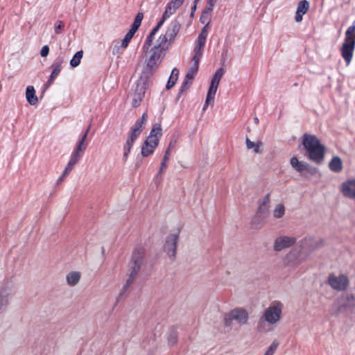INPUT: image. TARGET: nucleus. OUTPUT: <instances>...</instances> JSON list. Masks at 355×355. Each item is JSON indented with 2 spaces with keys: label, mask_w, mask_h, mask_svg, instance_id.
<instances>
[{
  "label": "nucleus",
  "mask_w": 355,
  "mask_h": 355,
  "mask_svg": "<svg viewBox=\"0 0 355 355\" xmlns=\"http://www.w3.org/2000/svg\"><path fill=\"white\" fill-rule=\"evenodd\" d=\"M64 25L62 21H58L54 25V31L56 34H60Z\"/></svg>",
  "instance_id": "nucleus-47"
},
{
  "label": "nucleus",
  "mask_w": 355,
  "mask_h": 355,
  "mask_svg": "<svg viewBox=\"0 0 355 355\" xmlns=\"http://www.w3.org/2000/svg\"><path fill=\"white\" fill-rule=\"evenodd\" d=\"M13 294V286L12 284H6L0 288V297L10 300Z\"/></svg>",
  "instance_id": "nucleus-28"
},
{
  "label": "nucleus",
  "mask_w": 355,
  "mask_h": 355,
  "mask_svg": "<svg viewBox=\"0 0 355 355\" xmlns=\"http://www.w3.org/2000/svg\"><path fill=\"white\" fill-rule=\"evenodd\" d=\"M322 244L320 239L311 237L302 239L297 247L286 254L284 263L289 268H296L308 259L311 253L320 248Z\"/></svg>",
  "instance_id": "nucleus-1"
},
{
  "label": "nucleus",
  "mask_w": 355,
  "mask_h": 355,
  "mask_svg": "<svg viewBox=\"0 0 355 355\" xmlns=\"http://www.w3.org/2000/svg\"><path fill=\"white\" fill-rule=\"evenodd\" d=\"M180 28V22L177 19H174L171 22L164 35L170 40V41L173 42L179 33Z\"/></svg>",
  "instance_id": "nucleus-19"
},
{
  "label": "nucleus",
  "mask_w": 355,
  "mask_h": 355,
  "mask_svg": "<svg viewBox=\"0 0 355 355\" xmlns=\"http://www.w3.org/2000/svg\"><path fill=\"white\" fill-rule=\"evenodd\" d=\"M87 137V132H85V134L83 135V136L82 137V138L80 141H83L86 142Z\"/></svg>",
  "instance_id": "nucleus-54"
},
{
  "label": "nucleus",
  "mask_w": 355,
  "mask_h": 355,
  "mask_svg": "<svg viewBox=\"0 0 355 355\" xmlns=\"http://www.w3.org/2000/svg\"><path fill=\"white\" fill-rule=\"evenodd\" d=\"M209 29V25H205V26L202 28L200 33L198 36L197 40L206 42V40H207V37L208 35Z\"/></svg>",
  "instance_id": "nucleus-42"
},
{
  "label": "nucleus",
  "mask_w": 355,
  "mask_h": 355,
  "mask_svg": "<svg viewBox=\"0 0 355 355\" xmlns=\"http://www.w3.org/2000/svg\"><path fill=\"white\" fill-rule=\"evenodd\" d=\"M191 81H192L191 80H187L186 78H184V80L182 83V86H181L180 92H182L184 90L187 89L190 87V85L191 84Z\"/></svg>",
  "instance_id": "nucleus-48"
},
{
  "label": "nucleus",
  "mask_w": 355,
  "mask_h": 355,
  "mask_svg": "<svg viewBox=\"0 0 355 355\" xmlns=\"http://www.w3.org/2000/svg\"><path fill=\"white\" fill-rule=\"evenodd\" d=\"M213 10H211L210 8H205L202 11L201 16L200 17V21L205 25H209L210 23V15Z\"/></svg>",
  "instance_id": "nucleus-33"
},
{
  "label": "nucleus",
  "mask_w": 355,
  "mask_h": 355,
  "mask_svg": "<svg viewBox=\"0 0 355 355\" xmlns=\"http://www.w3.org/2000/svg\"><path fill=\"white\" fill-rule=\"evenodd\" d=\"M199 62H200L199 59L192 58L191 59V65L189 67V69L191 71H194L195 72L197 73L198 71V69H199Z\"/></svg>",
  "instance_id": "nucleus-46"
},
{
  "label": "nucleus",
  "mask_w": 355,
  "mask_h": 355,
  "mask_svg": "<svg viewBox=\"0 0 355 355\" xmlns=\"http://www.w3.org/2000/svg\"><path fill=\"white\" fill-rule=\"evenodd\" d=\"M61 65H62V61H56L53 62L51 65V68L53 69L51 74L50 76V78L48 80V84L51 85L54 79L58 76L61 71Z\"/></svg>",
  "instance_id": "nucleus-26"
},
{
  "label": "nucleus",
  "mask_w": 355,
  "mask_h": 355,
  "mask_svg": "<svg viewBox=\"0 0 355 355\" xmlns=\"http://www.w3.org/2000/svg\"><path fill=\"white\" fill-rule=\"evenodd\" d=\"M184 0H171L166 6L165 10L163 13L162 17L160 21L157 23L155 27L153 28L148 36L147 37L144 45L143 51L144 53H147L149 48L152 45L153 40L155 34L164 24V21L173 15L177 10L182 5Z\"/></svg>",
  "instance_id": "nucleus-2"
},
{
  "label": "nucleus",
  "mask_w": 355,
  "mask_h": 355,
  "mask_svg": "<svg viewBox=\"0 0 355 355\" xmlns=\"http://www.w3.org/2000/svg\"><path fill=\"white\" fill-rule=\"evenodd\" d=\"M155 149V147H153L152 145H150L145 141L141 148V155L144 157H148L151 155Z\"/></svg>",
  "instance_id": "nucleus-37"
},
{
  "label": "nucleus",
  "mask_w": 355,
  "mask_h": 355,
  "mask_svg": "<svg viewBox=\"0 0 355 355\" xmlns=\"http://www.w3.org/2000/svg\"><path fill=\"white\" fill-rule=\"evenodd\" d=\"M329 169L334 173H340L343 170V162L338 156H334L329 162Z\"/></svg>",
  "instance_id": "nucleus-22"
},
{
  "label": "nucleus",
  "mask_w": 355,
  "mask_h": 355,
  "mask_svg": "<svg viewBox=\"0 0 355 355\" xmlns=\"http://www.w3.org/2000/svg\"><path fill=\"white\" fill-rule=\"evenodd\" d=\"M162 52L156 51L151 48L149 51V56L146 59V67H144L142 73L141 75V80L145 79L148 80L149 76L152 75L155 70L158 68V66L161 63L163 56Z\"/></svg>",
  "instance_id": "nucleus-6"
},
{
  "label": "nucleus",
  "mask_w": 355,
  "mask_h": 355,
  "mask_svg": "<svg viewBox=\"0 0 355 355\" xmlns=\"http://www.w3.org/2000/svg\"><path fill=\"white\" fill-rule=\"evenodd\" d=\"M283 307V304L279 301L272 302L264 311L257 324V329L260 331H263V322H267L271 325L276 324L281 319Z\"/></svg>",
  "instance_id": "nucleus-4"
},
{
  "label": "nucleus",
  "mask_w": 355,
  "mask_h": 355,
  "mask_svg": "<svg viewBox=\"0 0 355 355\" xmlns=\"http://www.w3.org/2000/svg\"><path fill=\"white\" fill-rule=\"evenodd\" d=\"M345 40H352L355 41V22L351 26H349L345 33Z\"/></svg>",
  "instance_id": "nucleus-40"
},
{
  "label": "nucleus",
  "mask_w": 355,
  "mask_h": 355,
  "mask_svg": "<svg viewBox=\"0 0 355 355\" xmlns=\"http://www.w3.org/2000/svg\"><path fill=\"white\" fill-rule=\"evenodd\" d=\"M178 233L171 234L166 237L164 250L168 256L173 259L175 257L177 244L178 241Z\"/></svg>",
  "instance_id": "nucleus-12"
},
{
  "label": "nucleus",
  "mask_w": 355,
  "mask_h": 355,
  "mask_svg": "<svg viewBox=\"0 0 355 355\" xmlns=\"http://www.w3.org/2000/svg\"><path fill=\"white\" fill-rule=\"evenodd\" d=\"M249 319V314L246 310L242 308H236L227 313L224 317V324L230 327L233 320L241 325L246 324Z\"/></svg>",
  "instance_id": "nucleus-7"
},
{
  "label": "nucleus",
  "mask_w": 355,
  "mask_h": 355,
  "mask_svg": "<svg viewBox=\"0 0 355 355\" xmlns=\"http://www.w3.org/2000/svg\"><path fill=\"white\" fill-rule=\"evenodd\" d=\"M67 175H64V171H63L61 176L57 180V184H60Z\"/></svg>",
  "instance_id": "nucleus-53"
},
{
  "label": "nucleus",
  "mask_w": 355,
  "mask_h": 355,
  "mask_svg": "<svg viewBox=\"0 0 355 355\" xmlns=\"http://www.w3.org/2000/svg\"><path fill=\"white\" fill-rule=\"evenodd\" d=\"M196 9V4H195V5L192 7V11H194Z\"/></svg>",
  "instance_id": "nucleus-56"
},
{
  "label": "nucleus",
  "mask_w": 355,
  "mask_h": 355,
  "mask_svg": "<svg viewBox=\"0 0 355 355\" xmlns=\"http://www.w3.org/2000/svg\"><path fill=\"white\" fill-rule=\"evenodd\" d=\"M87 148V143L83 141H79L76 147L72 153L78 155L79 157H82L83 153Z\"/></svg>",
  "instance_id": "nucleus-35"
},
{
  "label": "nucleus",
  "mask_w": 355,
  "mask_h": 355,
  "mask_svg": "<svg viewBox=\"0 0 355 355\" xmlns=\"http://www.w3.org/2000/svg\"><path fill=\"white\" fill-rule=\"evenodd\" d=\"M179 75V70L177 68H174L171 73V76L168 78V80L167 82V84L166 85V88L167 89H170L172 88L174 85L175 84Z\"/></svg>",
  "instance_id": "nucleus-31"
},
{
  "label": "nucleus",
  "mask_w": 355,
  "mask_h": 355,
  "mask_svg": "<svg viewBox=\"0 0 355 355\" xmlns=\"http://www.w3.org/2000/svg\"><path fill=\"white\" fill-rule=\"evenodd\" d=\"M268 216V209L266 205L263 202L261 205L259 206V209L257 211V215L254 219V223L256 220L262 221Z\"/></svg>",
  "instance_id": "nucleus-27"
},
{
  "label": "nucleus",
  "mask_w": 355,
  "mask_h": 355,
  "mask_svg": "<svg viewBox=\"0 0 355 355\" xmlns=\"http://www.w3.org/2000/svg\"><path fill=\"white\" fill-rule=\"evenodd\" d=\"M246 147L248 149H252L255 153H261L262 152L263 144L261 141L254 143L246 137L245 139Z\"/></svg>",
  "instance_id": "nucleus-30"
},
{
  "label": "nucleus",
  "mask_w": 355,
  "mask_h": 355,
  "mask_svg": "<svg viewBox=\"0 0 355 355\" xmlns=\"http://www.w3.org/2000/svg\"><path fill=\"white\" fill-rule=\"evenodd\" d=\"M340 188L344 196L355 199V179L347 180L343 182Z\"/></svg>",
  "instance_id": "nucleus-17"
},
{
  "label": "nucleus",
  "mask_w": 355,
  "mask_h": 355,
  "mask_svg": "<svg viewBox=\"0 0 355 355\" xmlns=\"http://www.w3.org/2000/svg\"><path fill=\"white\" fill-rule=\"evenodd\" d=\"M162 135V130L161 128V125L159 123H156L154 125L152 128L149 136L147 137L145 141L150 145H152L153 147L157 148L159 144V141L160 137Z\"/></svg>",
  "instance_id": "nucleus-15"
},
{
  "label": "nucleus",
  "mask_w": 355,
  "mask_h": 355,
  "mask_svg": "<svg viewBox=\"0 0 355 355\" xmlns=\"http://www.w3.org/2000/svg\"><path fill=\"white\" fill-rule=\"evenodd\" d=\"M148 80H142L140 77L137 84V88L132 98V105L137 107L139 105L146 92V85Z\"/></svg>",
  "instance_id": "nucleus-14"
},
{
  "label": "nucleus",
  "mask_w": 355,
  "mask_h": 355,
  "mask_svg": "<svg viewBox=\"0 0 355 355\" xmlns=\"http://www.w3.org/2000/svg\"><path fill=\"white\" fill-rule=\"evenodd\" d=\"M144 250L140 248L136 249L132 254V259L128 265V279L123 288V293L125 292L128 287L133 283L137 273L140 270L143 263Z\"/></svg>",
  "instance_id": "nucleus-5"
},
{
  "label": "nucleus",
  "mask_w": 355,
  "mask_h": 355,
  "mask_svg": "<svg viewBox=\"0 0 355 355\" xmlns=\"http://www.w3.org/2000/svg\"><path fill=\"white\" fill-rule=\"evenodd\" d=\"M309 8L310 3L306 0H302L298 3L295 16L296 22H301L302 21L303 15L308 12Z\"/></svg>",
  "instance_id": "nucleus-18"
},
{
  "label": "nucleus",
  "mask_w": 355,
  "mask_h": 355,
  "mask_svg": "<svg viewBox=\"0 0 355 355\" xmlns=\"http://www.w3.org/2000/svg\"><path fill=\"white\" fill-rule=\"evenodd\" d=\"M205 46V42L203 41H200L196 40L195 42V46L193 50V57L192 58H196L200 60L202 56L204 49Z\"/></svg>",
  "instance_id": "nucleus-23"
},
{
  "label": "nucleus",
  "mask_w": 355,
  "mask_h": 355,
  "mask_svg": "<svg viewBox=\"0 0 355 355\" xmlns=\"http://www.w3.org/2000/svg\"><path fill=\"white\" fill-rule=\"evenodd\" d=\"M83 51H79L75 53L72 59L70 60V65L72 67H78L81 61V59L83 58Z\"/></svg>",
  "instance_id": "nucleus-36"
},
{
  "label": "nucleus",
  "mask_w": 355,
  "mask_h": 355,
  "mask_svg": "<svg viewBox=\"0 0 355 355\" xmlns=\"http://www.w3.org/2000/svg\"><path fill=\"white\" fill-rule=\"evenodd\" d=\"M170 42L171 41L165 35H161L157 40L155 45L152 48L162 53L168 49Z\"/></svg>",
  "instance_id": "nucleus-20"
},
{
  "label": "nucleus",
  "mask_w": 355,
  "mask_h": 355,
  "mask_svg": "<svg viewBox=\"0 0 355 355\" xmlns=\"http://www.w3.org/2000/svg\"><path fill=\"white\" fill-rule=\"evenodd\" d=\"M200 0H194L195 4H196Z\"/></svg>",
  "instance_id": "nucleus-58"
},
{
  "label": "nucleus",
  "mask_w": 355,
  "mask_h": 355,
  "mask_svg": "<svg viewBox=\"0 0 355 355\" xmlns=\"http://www.w3.org/2000/svg\"><path fill=\"white\" fill-rule=\"evenodd\" d=\"M49 53V47L47 45L42 46L40 51V55L42 57H46Z\"/></svg>",
  "instance_id": "nucleus-49"
},
{
  "label": "nucleus",
  "mask_w": 355,
  "mask_h": 355,
  "mask_svg": "<svg viewBox=\"0 0 355 355\" xmlns=\"http://www.w3.org/2000/svg\"><path fill=\"white\" fill-rule=\"evenodd\" d=\"M143 18H144L143 13H141V12L137 13L135 18L133 24H132L130 30H132V31L136 33V31L138 30V28L141 26V21H142Z\"/></svg>",
  "instance_id": "nucleus-38"
},
{
  "label": "nucleus",
  "mask_w": 355,
  "mask_h": 355,
  "mask_svg": "<svg viewBox=\"0 0 355 355\" xmlns=\"http://www.w3.org/2000/svg\"><path fill=\"white\" fill-rule=\"evenodd\" d=\"M225 73V71L223 68L218 69L214 73L211 80L210 87L209 88L206 101L205 105L203 106V110L205 111L209 104H213L214 102V97L218 89V85L220 81Z\"/></svg>",
  "instance_id": "nucleus-8"
},
{
  "label": "nucleus",
  "mask_w": 355,
  "mask_h": 355,
  "mask_svg": "<svg viewBox=\"0 0 355 355\" xmlns=\"http://www.w3.org/2000/svg\"><path fill=\"white\" fill-rule=\"evenodd\" d=\"M67 284L69 286H73L76 285L80 279V273L77 271L70 272L66 277Z\"/></svg>",
  "instance_id": "nucleus-29"
},
{
  "label": "nucleus",
  "mask_w": 355,
  "mask_h": 355,
  "mask_svg": "<svg viewBox=\"0 0 355 355\" xmlns=\"http://www.w3.org/2000/svg\"><path fill=\"white\" fill-rule=\"evenodd\" d=\"M196 73H197L195 72L194 71H191L190 69H189V71L187 73V74L185 76V78L187 80H192L194 78V77L196 76Z\"/></svg>",
  "instance_id": "nucleus-50"
},
{
  "label": "nucleus",
  "mask_w": 355,
  "mask_h": 355,
  "mask_svg": "<svg viewBox=\"0 0 355 355\" xmlns=\"http://www.w3.org/2000/svg\"><path fill=\"white\" fill-rule=\"evenodd\" d=\"M134 142L128 139H126L125 144L123 146V162H126L128 158V155L131 151Z\"/></svg>",
  "instance_id": "nucleus-32"
},
{
  "label": "nucleus",
  "mask_w": 355,
  "mask_h": 355,
  "mask_svg": "<svg viewBox=\"0 0 355 355\" xmlns=\"http://www.w3.org/2000/svg\"><path fill=\"white\" fill-rule=\"evenodd\" d=\"M278 346L279 343L277 340H273L263 355H274Z\"/></svg>",
  "instance_id": "nucleus-41"
},
{
  "label": "nucleus",
  "mask_w": 355,
  "mask_h": 355,
  "mask_svg": "<svg viewBox=\"0 0 355 355\" xmlns=\"http://www.w3.org/2000/svg\"><path fill=\"white\" fill-rule=\"evenodd\" d=\"M26 98L31 105H35L37 101V96L35 95V90L33 86H28L26 89Z\"/></svg>",
  "instance_id": "nucleus-24"
},
{
  "label": "nucleus",
  "mask_w": 355,
  "mask_h": 355,
  "mask_svg": "<svg viewBox=\"0 0 355 355\" xmlns=\"http://www.w3.org/2000/svg\"><path fill=\"white\" fill-rule=\"evenodd\" d=\"M328 282L333 289L338 291L346 290L349 286V279L345 275L336 276L331 274L329 276Z\"/></svg>",
  "instance_id": "nucleus-9"
},
{
  "label": "nucleus",
  "mask_w": 355,
  "mask_h": 355,
  "mask_svg": "<svg viewBox=\"0 0 355 355\" xmlns=\"http://www.w3.org/2000/svg\"><path fill=\"white\" fill-rule=\"evenodd\" d=\"M121 49H122L121 46V43L120 42H116V44L113 47L112 53L114 55L119 53Z\"/></svg>",
  "instance_id": "nucleus-51"
},
{
  "label": "nucleus",
  "mask_w": 355,
  "mask_h": 355,
  "mask_svg": "<svg viewBox=\"0 0 355 355\" xmlns=\"http://www.w3.org/2000/svg\"><path fill=\"white\" fill-rule=\"evenodd\" d=\"M171 146V144H170ZM170 147L168 148L166 150L165 155L163 158V161L161 163V166L159 173H161L164 171V168L166 167V162L169 159V155H170Z\"/></svg>",
  "instance_id": "nucleus-43"
},
{
  "label": "nucleus",
  "mask_w": 355,
  "mask_h": 355,
  "mask_svg": "<svg viewBox=\"0 0 355 355\" xmlns=\"http://www.w3.org/2000/svg\"><path fill=\"white\" fill-rule=\"evenodd\" d=\"M302 145L308 153L309 158L317 164H320L324 159V147L318 139L312 135H303Z\"/></svg>",
  "instance_id": "nucleus-3"
},
{
  "label": "nucleus",
  "mask_w": 355,
  "mask_h": 355,
  "mask_svg": "<svg viewBox=\"0 0 355 355\" xmlns=\"http://www.w3.org/2000/svg\"><path fill=\"white\" fill-rule=\"evenodd\" d=\"M10 300L4 297H0V313L4 312L7 309Z\"/></svg>",
  "instance_id": "nucleus-45"
},
{
  "label": "nucleus",
  "mask_w": 355,
  "mask_h": 355,
  "mask_svg": "<svg viewBox=\"0 0 355 355\" xmlns=\"http://www.w3.org/2000/svg\"><path fill=\"white\" fill-rule=\"evenodd\" d=\"M80 158L78 155L71 153L69 162L64 170V175H69Z\"/></svg>",
  "instance_id": "nucleus-25"
},
{
  "label": "nucleus",
  "mask_w": 355,
  "mask_h": 355,
  "mask_svg": "<svg viewBox=\"0 0 355 355\" xmlns=\"http://www.w3.org/2000/svg\"><path fill=\"white\" fill-rule=\"evenodd\" d=\"M296 242V238L282 235L277 237L274 241L273 250L275 252H280L290 248Z\"/></svg>",
  "instance_id": "nucleus-10"
},
{
  "label": "nucleus",
  "mask_w": 355,
  "mask_h": 355,
  "mask_svg": "<svg viewBox=\"0 0 355 355\" xmlns=\"http://www.w3.org/2000/svg\"><path fill=\"white\" fill-rule=\"evenodd\" d=\"M89 128H90V126H89V127L87 128V129L86 130V132H87V135H88V132H89Z\"/></svg>",
  "instance_id": "nucleus-57"
},
{
  "label": "nucleus",
  "mask_w": 355,
  "mask_h": 355,
  "mask_svg": "<svg viewBox=\"0 0 355 355\" xmlns=\"http://www.w3.org/2000/svg\"><path fill=\"white\" fill-rule=\"evenodd\" d=\"M349 299H353L352 296L345 297H340L338 299L334 304L331 305L329 312V314L332 316H337L340 313L345 312L347 307V301Z\"/></svg>",
  "instance_id": "nucleus-13"
},
{
  "label": "nucleus",
  "mask_w": 355,
  "mask_h": 355,
  "mask_svg": "<svg viewBox=\"0 0 355 355\" xmlns=\"http://www.w3.org/2000/svg\"><path fill=\"white\" fill-rule=\"evenodd\" d=\"M291 166L297 172L302 173L304 171L309 170V164L304 162H300L296 157H293L291 159Z\"/></svg>",
  "instance_id": "nucleus-21"
},
{
  "label": "nucleus",
  "mask_w": 355,
  "mask_h": 355,
  "mask_svg": "<svg viewBox=\"0 0 355 355\" xmlns=\"http://www.w3.org/2000/svg\"><path fill=\"white\" fill-rule=\"evenodd\" d=\"M148 119V114L146 112L144 113L140 119H139L131 128L130 132L127 139L131 140L135 143V140L141 133L144 125L146 123Z\"/></svg>",
  "instance_id": "nucleus-11"
},
{
  "label": "nucleus",
  "mask_w": 355,
  "mask_h": 355,
  "mask_svg": "<svg viewBox=\"0 0 355 355\" xmlns=\"http://www.w3.org/2000/svg\"><path fill=\"white\" fill-rule=\"evenodd\" d=\"M135 33V32L132 31L130 29L126 33V35H125V37L121 42V46L122 49H125L128 46L129 42L132 40V38L134 36Z\"/></svg>",
  "instance_id": "nucleus-39"
},
{
  "label": "nucleus",
  "mask_w": 355,
  "mask_h": 355,
  "mask_svg": "<svg viewBox=\"0 0 355 355\" xmlns=\"http://www.w3.org/2000/svg\"><path fill=\"white\" fill-rule=\"evenodd\" d=\"M254 121L255 123H257V124H258V123H259V119H258V118H257V117H255V118L254 119Z\"/></svg>",
  "instance_id": "nucleus-55"
},
{
  "label": "nucleus",
  "mask_w": 355,
  "mask_h": 355,
  "mask_svg": "<svg viewBox=\"0 0 355 355\" xmlns=\"http://www.w3.org/2000/svg\"><path fill=\"white\" fill-rule=\"evenodd\" d=\"M285 214V207L283 204H277L272 212L273 217L275 218H281Z\"/></svg>",
  "instance_id": "nucleus-34"
},
{
  "label": "nucleus",
  "mask_w": 355,
  "mask_h": 355,
  "mask_svg": "<svg viewBox=\"0 0 355 355\" xmlns=\"http://www.w3.org/2000/svg\"><path fill=\"white\" fill-rule=\"evenodd\" d=\"M177 340H178L177 333L175 331H171L168 338V345L171 346H173L177 343Z\"/></svg>",
  "instance_id": "nucleus-44"
},
{
  "label": "nucleus",
  "mask_w": 355,
  "mask_h": 355,
  "mask_svg": "<svg viewBox=\"0 0 355 355\" xmlns=\"http://www.w3.org/2000/svg\"><path fill=\"white\" fill-rule=\"evenodd\" d=\"M354 46L355 41L352 40H345L341 48L342 56L347 64H349L352 60Z\"/></svg>",
  "instance_id": "nucleus-16"
},
{
  "label": "nucleus",
  "mask_w": 355,
  "mask_h": 355,
  "mask_svg": "<svg viewBox=\"0 0 355 355\" xmlns=\"http://www.w3.org/2000/svg\"><path fill=\"white\" fill-rule=\"evenodd\" d=\"M217 0H207L206 8H210L211 10H213L214 7L216 3Z\"/></svg>",
  "instance_id": "nucleus-52"
}]
</instances>
